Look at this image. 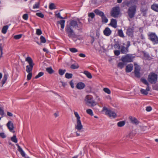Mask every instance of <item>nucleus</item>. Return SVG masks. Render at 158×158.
Here are the masks:
<instances>
[{
  "mask_svg": "<svg viewBox=\"0 0 158 158\" xmlns=\"http://www.w3.org/2000/svg\"><path fill=\"white\" fill-rule=\"evenodd\" d=\"M149 39L154 44H158V37L155 33L151 32L148 35Z\"/></svg>",
  "mask_w": 158,
  "mask_h": 158,
  "instance_id": "obj_8",
  "label": "nucleus"
},
{
  "mask_svg": "<svg viewBox=\"0 0 158 158\" xmlns=\"http://www.w3.org/2000/svg\"><path fill=\"white\" fill-rule=\"evenodd\" d=\"M143 56L144 57L147 59H149L150 58V56L147 53H144Z\"/></svg>",
  "mask_w": 158,
  "mask_h": 158,
  "instance_id": "obj_51",
  "label": "nucleus"
},
{
  "mask_svg": "<svg viewBox=\"0 0 158 158\" xmlns=\"http://www.w3.org/2000/svg\"><path fill=\"white\" fill-rule=\"evenodd\" d=\"M88 16L92 19H93L95 15L93 13H90L89 14Z\"/></svg>",
  "mask_w": 158,
  "mask_h": 158,
  "instance_id": "obj_54",
  "label": "nucleus"
},
{
  "mask_svg": "<svg viewBox=\"0 0 158 158\" xmlns=\"http://www.w3.org/2000/svg\"><path fill=\"white\" fill-rule=\"evenodd\" d=\"M148 10V8L147 6H141L140 9V11L141 12L143 16H147V12Z\"/></svg>",
  "mask_w": 158,
  "mask_h": 158,
  "instance_id": "obj_15",
  "label": "nucleus"
},
{
  "mask_svg": "<svg viewBox=\"0 0 158 158\" xmlns=\"http://www.w3.org/2000/svg\"><path fill=\"white\" fill-rule=\"evenodd\" d=\"M56 16L58 18H60V19H64V18L62 17L61 16L60 13H59L58 14H56Z\"/></svg>",
  "mask_w": 158,
  "mask_h": 158,
  "instance_id": "obj_58",
  "label": "nucleus"
},
{
  "mask_svg": "<svg viewBox=\"0 0 158 158\" xmlns=\"http://www.w3.org/2000/svg\"><path fill=\"white\" fill-rule=\"evenodd\" d=\"M66 70L65 69H60L58 70V73L60 76H62L65 73Z\"/></svg>",
  "mask_w": 158,
  "mask_h": 158,
  "instance_id": "obj_32",
  "label": "nucleus"
},
{
  "mask_svg": "<svg viewBox=\"0 0 158 158\" xmlns=\"http://www.w3.org/2000/svg\"><path fill=\"white\" fill-rule=\"evenodd\" d=\"M23 18L25 20H27L28 18V15L27 14H24L22 16Z\"/></svg>",
  "mask_w": 158,
  "mask_h": 158,
  "instance_id": "obj_50",
  "label": "nucleus"
},
{
  "mask_svg": "<svg viewBox=\"0 0 158 158\" xmlns=\"http://www.w3.org/2000/svg\"><path fill=\"white\" fill-rule=\"evenodd\" d=\"M134 31V27H130L127 29L126 34L128 36L132 37L133 36Z\"/></svg>",
  "mask_w": 158,
  "mask_h": 158,
  "instance_id": "obj_14",
  "label": "nucleus"
},
{
  "mask_svg": "<svg viewBox=\"0 0 158 158\" xmlns=\"http://www.w3.org/2000/svg\"><path fill=\"white\" fill-rule=\"evenodd\" d=\"M3 48L2 47V44H0V51L1 52V55L0 56V58L2 57V55L3 54Z\"/></svg>",
  "mask_w": 158,
  "mask_h": 158,
  "instance_id": "obj_53",
  "label": "nucleus"
},
{
  "mask_svg": "<svg viewBox=\"0 0 158 158\" xmlns=\"http://www.w3.org/2000/svg\"><path fill=\"white\" fill-rule=\"evenodd\" d=\"M121 52L123 54H126L128 52V48L123 46L121 47Z\"/></svg>",
  "mask_w": 158,
  "mask_h": 158,
  "instance_id": "obj_23",
  "label": "nucleus"
},
{
  "mask_svg": "<svg viewBox=\"0 0 158 158\" xmlns=\"http://www.w3.org/2000/svg\"><path fill=\"white\" fill-rule=\"evenodd\" d=\"M44 73L43 72H40L39 73L38 75H37L35 77V78L37 79L44 75Z\"/></svg>",
  "mask_w": 158,
  "mask_h": 158,
  "instance_id": "obj_44",
  "label": "nucleus"
},
{
  "mask_svg": "<svg viewBox=\"0 0 158 158\" xmlns=\"http://www.w3.org/2000/svg\"><path fill=\"white\" fill-rule=\"evenodd\" d=\"M69 84L72 88H74V84L72 81H70Z\"/></svg>",
  "mask_w": 158,
  "mask_h": 158,
  "instance_id": "obj_59",
  "label": "nucleus"
},
{
  "mask_svg": "<svg viewBox=\"0 0 158 158\" xmlns=\"http://www.w3.org/2000/svg\"><path fill=\"white\" fill-rule=\"evenodd\" d=\"M40 2L36 3L33 6V8L34 9L36 8H39L40 7Z\"/></svg>",
  "mask_w": 158,
  "mask_h": 158,
  "instance_id": "obj_37",
  "label": "nucleus"
},
{
  "mask_svg": "<svg viewBox=\"0 0 158 158\" xmlns=\"http://www.w3.org/2000/svg\"><path fill=\"white\" fill-rule=\"evenodd\" d=\"M86 112L87 114H89L91 116L93 115V113L92 111V110L90 109H88L86 110Z\"/></svg>",
  "mask_w": 158,
  "mask_h": 158,
  "instance_id": "obj_40",
  "label": "nucleus"
},
{
  "mask_svg": "<svg viewBox=\"0 0 158 158\" xmlns=\"http://www.w3.org/2000/svg\"><path fill=\"white\" fill-rule=\"evenodd\" d=\"M129 119L130 120L131 122L133 124L138 125L139 123V122L134 117L131 116H130Z\"/></svg>",
  "mask_w": 158,
  "mask_h": 158,
  "instance_id": "obj_16",
  "label": "nucleus"
},
{
  "mask_svg": "<svg viewBox=\"0 0 158 158\" xmlns=\"http://www.w3.org/2000/svg\"><path fill=\"white\" fill-rule=\"evenodd\" d=\"M65 23V20H61L57 22L60 25L61 28L62 29H63L64 27Z\"/></svg>",
  "mask_w": 158,
  "mask_h": 158,
  "instance_id": "obj_24",
  "label": "nucleus"
},
{
  "mask_svg": "<svg viewBox=\"0 0 158 158\" xmlns=\"http://www.w3.org/2000/svg\"><path fill=\"white\" fill-rule=\"evenodd\" d=\"M146 110L147 111L149 112L152 110V108L150 106H148L146 107Z\"/></svg>",
  "mask_w": 158,
  "mask_h": 158,
  "instance_id": "obj_55",
  "label": "nucleus"
},
{
  "mask_svg": "<svg viewBox=\"0 0 158 158\" xmlns=\"http://www.w3.org/2000/svg\"><path fill=\"white\" fill-rule=\"evenodd\" d=\"M79 65L77 63H76L72 64L70 66V68L73 69H77L79 68Z\"/></svg>",
  "mask_w": 158,
  "mask_h": 158,
  "instance_id": "obj_30",
  "label": "nucleus"
},
{
  "mask_svg": "<svg viewBox=\"0 0 158 158\" xmlns=\"http://www.w3.org/2000/svg\"><path fill=\"white\" fill-rule=\"evenodd\" d=\"M134 134L132 132H130L126 136V139L127 140L132 139L134 136Z\"/></svg>",
  "mask_w": 158,
  "mask_h": 158,
  "instance_id": "obj_28",
  "label": "nucleus"
},
{
  "mask_svg": "<svg viewBox=\"0 0 158 158\" xmlns=\"http://www.w3.org/2000/svg\"><path fill=\"white\" fill-rule=\"evenodd\" d=\"M85 101L88 106H94L97 104L96 102L93 100L92 96L89 95H87L85 97Z\"/></svg>",
  "mask_w": 158,
  "mask_h": 158,
  "instance_id": "obj_5",
  "label": "nucleus"
},
{
  "mask_svg": "<svg viewBox=\"0 0 158 158\" xmlns=\"http://www.w3.org/2000/svg\"><path fill=\"white\" fill-rule=\"evenodd\" d=\"M85 84L84 83L80 82L77 84L76 87L78 89H82L85 88Z\"/></svg>",
  "mask_w": 158,
  "mask_h": 158,
  "instance_id": "obj_20",
  "label": "nucleus"
},
{
  "mask_svg": "<svg viewBox=\"0 0 158 158\" xmlns=\"http://www.w3.org/2000/svg\"><path fill=\"white\" fill-rule=\"evenodd\" d=\"M79 56L81 57H85V55L83 53H80L79 54Z\"/></svg>",
  "mask_w": 158,
  "mask_h": 158,
  "instance_id": "obj_63",
  "label": "nucleus"
},
{
  "mask_svg": "<svg viewBox=\"0 0 158 158\" xmlns=\"http://www.w3.org/2000/svg\"><path fill=\"white\" fill-rule=\"evenodd\" d=\"M11 140L15 143H17L18 142V140L15 135H13V136L11 138Z\"/></svg>",
  "mask_w": 158,
  "mask_h": 158,
  "instance_id": "obj_34",
  "label": "nucleus"
},
{
  "mask_svg": "<svg viewBox=\"0 0 158 158\" xmlns=\"http://www.w3.org/2000/svg\"><path fill=\"white\" fill-rule=\"evenodd\" d=\"M152 10L157 12H158V4H154L151 6Z\"/></svg>",
  "mask_w": 158,
  "mask_h": 158,
  "instance_id": "obj_25",
  "label": "nucleus"
},
{
  "mask_svg": "<svg viewBox=\"0 0 158 158\" xmlns=\"http://www.w3.org/2000/svg\"><path fill=\"white\" fill-rule=\"evenodd\" d=\"M0 136L2 138H5L6 137V135L3 132L0 133Z\"/></svg>",
  "mask_w": 158,
  "mask_h": 158,
  "instance_id": "obj_56",
  "label": "nucleus"
},
{
  "mask_svg": "<svg viewBox=\"0 0 158 158\" xmlns=\"http://www.w3.org/2000/svg\"><path fill=\"white\" fill-rule=\"evenodd\" d=\"M115 47H116V48H118V49H119L120 48V45L118 43L115 44L114 45Z\"/></svg>",
  "mask_w": 158,
  "mask_h": 158,
  "instance_id": "obj_64",
  "label": "nucleus"
},
{
  "mask_svg": "<svg viewBox=\"0 0 158 158\" xmlns=\"http://www.w3.org/2000/svg\"><path fill=\"white\" fill-rule=\"evenodd\" d=\"M122 61L123 62H132L133 60L132 57L128 55H126L125 56H122L121 58Z\"/></svg>",
  "mask_w": 158,
  "mask_h": 158,
  "instance_id": "obj_13",
  "label": "nucleus"
},
{
  "mask_svg": "<svg viewBox=\"0 0 158 158\" xmlns=\"http://www.w3.org/2000/svg\"><path fill=\"white\" fill-rule=\"evenodd\" d=\"M125 123V121H119L118 123L117 126L118 127H122L124 125Z\"/></svg>",
  "mask_w": 158,
  "mask_h": 158,
  "instance_id": "obj_33",
  "label": "nucleus"
},
{
  "mask_svg": "<svg viewBox=\"0 0 158 158\" xmlns=\"http://www.w3.org/2000/svg\"><path fill=\"white\" fill-rule=\"evenodd\" d=\"M73 77V74L72 73H66L65 74V77L67 79L71 78Z\"/></svg>",
  "mask_w": 158,
  "mask_h": 158,
  "instance_id": "obj_36",
  "label": "nucleus"
},
{
  "mask_svg": "<svg viewBox=\"0 0 158 158\" xmlns=\"http://www.w3.org/2000/svg\"><path fill=\"white\" fill-rule=\"evenodd\" d=\"M133 65L132 64H130L126 66V71L127 73L131 72L133 69Z\"/></svg>",
  "mask_w": 158,
  "mask_h": 158,
  "instance_id": "obj_19",
  "label": "nucleus"
},
{
  "mask_svg": "<svg viewBox=\"0 0 158 158\" xmlns=\"http://www.w3.org/2000/svg\"><path fill=\"white\" fill-rule=\"evenodd\" d=\"M46 70L49 74H50L53 73L54 72V71L51 67L46 68Z\"/></svg>",
  "mask_w": 158,
  "mask_h": 158,
  "instance_id": "obj_31",
  "label": "nucleus"
},
{
  "mask_svg": "<svg viewBox=\"0 0 158 158\" xmlns=\"http://www.w3.org/2000/svg\"><path fill=\"white\" fill-rule=\"evenodd\" d=\"M4 112L3 110L0 107V115H2V117H3Z\"/></svg>",
  "mask_w": 158,
  "mask_h": 158,
  "instance_id": "obj_52",
  "label": "nucleus"
},
{
  "mask_svg": "<svg viewBox=\"0 0 158 158\" xmlns=\"http://www.w3.org/2000/svg\"><path fill=\"white\" fill-rule=\"evenodd\" d=\"M22 34H19L18 35H15L14 37V38L16 40H18L20 39L22 37Z\"/></svg>",
  "mask_w": 158,
  "mask_h": 158,
  "instance_id": "obj_48",
  "label": "nucleus"
},
{
  "mask_svg": "<svg viewBox=\"0 0 158 158\" xmlns=\"http://www.w3.org/2000/svg\"><path fill=\"white\" fill-rule=\"evenodd\" d=\"M74 114L77 118V125L75 126V128L77 130L76 132L77 136H80V134L78 132L82 131L81 130L83 129L82 125L80 120V117L78 113L77 112H74Z\"/></svg>",
  "mask_w": 158,
  "mask_h": 158,
  "instance_id": "obj_2",
  "label": "nucleus"
},
{
  "mask_svg": "<svg viewBox=\"0 0 158 158\" xmlns=\"http://www.w3.org/2000/svg\"><path fill=\"white\" fill-rule=\"evenodd\" d=\"M102 110L106 111V114L109 116L110 117H112L114 118H115L117 116V114L114 111L108 109L105 106H104Z\"/></svg>",
  "mask_w": 158,
  "mask_h": 158,
  "instance_id": "obj_9",
  "label": "nucleus"
},
{
  "mask_svg": "<svg viewBox=\"0 0 158 158\" xmlns=\"http://www.w3.org/2000/svg\"><path fill=\"white\" fill-rule=\"evenodd\" d=\"M32 76V73H29L27 76V80H29L31 79Z\"/></svg>",
  "mask_w": 158,
  "mask_h": 158,
  "instance_id": "obj_46",
  "label": "nucleus"
},
{
  "mask_svg": "<svg viewBox=\"0 0 158 158\" xmlns=\"http://www.w3.org/2000/svg\"><path fill=\"white\" fill-rule=\"evenodd\" d=\"M120 13V8L118 6H116L113 8L111 11V15L113 17L116 18L118 16Z\"/></svg>",
  "mask_w": 158,
  "mask_h": 158,
  "instance_id": "obj_10",
  "label": "nucleus"
},
{
  "mask_svg": "<svg viewBox=\"0 0 158 158\" xmlns=\"http://www.w3.org/2000/svg\"><path fill=\"white\" fill-rule=\"evenodd\" d=\"M8 74H6V73H5L4 75V76H3V78L4 79H6V80H7V78H8Z\"/></svg>",
  "mask_w": 158,
  "mask_h": 158,
  "instance_id": "obj_61",
  "label": "nucleus"
},
{
  "mask_svg": "<svg viewBox=\"0 0 158 158\" xmlns=\"http://www.w3.org/2000/svg\"><path fill=\"white\" fill-rule=\"evenodd\" d=\"M103 33L106 36H109L111 33V31L109 27H107L104 30Z\"/></svg>",
  "mask_w": 158,
  "mask_h": 158,
  "instance_id": "obj_18",
  "label": "nucleus"
},
{
  "mask_svg": "<svg viewBox=\"0 0 158 158\" xmlns=\"http://www.w3.org/2000/svg\"><path fill=\"white\" fill-rule=\"evenodd\" d=\"M158 79L157 75L154 73L151 72L148 76V80L151 84H155Z\"/></svg>",
  "mask_w": 158,
  "mask_h": 158,
  "instance_id": "obj_6",
  "label": "nucleus"
},
{
  "mask_svg": "<svg viewBox=\"0 0 158 158\" xmlns=\"http://www.w3.org/2000/svg\"><path fill=\"white\" fill-rule=\"evenodd\" d=\"M114 53L115 55L118 56L120 54V51L119 50L114 51Z\"/></svg>",
  "mask_w": 158,
  "mask_h": 158,
  "instance_id": "obj_57",
  "label": "nucleus"
},
{
  "mask_svg": "<svg viewBox=\"0 0 158 158\" xmlns=\"http://www.w3.org/2000/svg\"><path fill=\"white\" fill-rule=\"evenodd\" d=\"M82 27V23L80 21L79 19L77 21L73 20H71L69 24L66 25L65 27V31L69 38H75L76 35L73 30V28H79V27Z\"/></svg>",
  "mask_w": 158,
  "mask_h": 158,
  "instance_id": "obj_1",
  "label": "nucleus"
},
{
  "mask_svg": "<svg viewBox=\"0 0 158 158\" xmlns=\"http://www.w3.org/2000/svg\"><path fill=\"white\" fill-rule=\"evenodd\" d=\"M94 12L97 15L101 17L102 22V23H107L108 22V19L103 12L98 9H95L94 10Z\"/></svg>",
  "mask_w": 158,
  "mask_h": 158,
  "instance_id": "obj_7",
  "label": "nucleus"
},
{
  "mask_svg": "<svg viewBox=\"0 0 158 158\" xmlns=\"http://www.w3.org/2000/svg\"><path fill=\"white\" fill-rule=\"evenodd\" d=\"M69 50L71 52L73 53H75L78 52L77 49L74 48H69Z\"/></svg>",
  "mask_w": 158,
  "mask_h": 158,
  "instance_id": "obj_41",
  "label": "nucleus"
},
{
  "mask_svg": "<svg viewBox=\"0 0 158 158\" xmlns=\"http://www.w3.org/2000/svg\"><path fill=\"white\" fill-rule=\"evenodd\" d=\"M9 26L7 25H5L3 27L2 30V32L3 34H6V33L8 29Z\"/></svg>",
  "mask_w": 158,
  "mask_h": 158,
  "instance_id": "obj_29",
  "label": "nucleus"
},
{
  "mask_svg": "<svg viewBox=\"0 0 158 158\" xmlns=\"http://www.w3.org/2000/svg\"><path fill=\"white\" fill-rule=\"evenodd\" d=\"M40 40L41 42L42 43H44L46 42V40L45 38L42 35L41 36Z\"/></svg>",
  "mask_w": 158,
  "mask_h": 158,
  "instance_id": "obj_39",
  "label": "nucleus"
},
{
  "mask_svg": "<svg viewBox=\"0 0 158 158\" xmlns=\"http://www.w3.org/2000/svg\"><path fill=\"white\" fill-rule=\"evenodd\" d=\"M16 145L18 148V150L20 152L22 156L24 157L25 156V154L23 150L22 149L18 144H16Z\"/></svg>",
  "mask_w": 158,
  "mask_h": 158,
  "instance_id": "obj_22",
  "label": "nucleus"
},
{
  "mask_svg": "<svg viewBox=\"0 0 158 158\" xmlns=\"http://www.w3.org/2000/svg\"><path fill=\"white\" fill-rule=\"evenodd\" d=\"M118 35L120 37L122 38L124 37L123 31L122 29H118Z\"/></svg>",
  "mask_w": 158,
  "mask_h": 158,
  "instance_id": "obj_27",
  "label": "nucleus"
},
{
  "mask_svg": "<svg viewBox=\"0 0 158 158\" xmlns=\"http://www.w3.org/2000/svg\"><path fill=\"white\" fill-rule=\"evenodd\" d=\"M36 15L42 18H44V15L41 12L36 13Z\"/></svg>",
  "mask_w": 158,
  "mask_h": 158,
  "instance_id": "obj_49",
  "label": "nucleus"
},
{
  "mask_svg": "<svg viewBox=\"0 0 158 158\" xmlns=\"http://www.w3.org/2000/svg\"><path fill=\"white\" fill-rule=\"evenodd\" d=\"M137 6L136 5H134L128 9L127 13L129 17L131 19L133 18L136 12Z\"/></svg>",
  "mask_w": 158,
  "mask_h": 158,
  "instance_id": "obj_4",
  "label": "nucleus"
},
{
  "mask_svg": "<svg viewBox=\"0 0 158 158\" xmlns=\"http://www.w3.org/2000/svg\"><path fill=\"white\" fill-rule=\"evenodd\" d=\"M103 90L104 92L108 94H110L111 93L110 90L108 88H105L103 89Z\"/></svg>",
  "mask_w": 158,
  "mask_h": 158,
  "instance_id": "obj_43",
  "label": "nucleus"
},
{
  "mask_svg": "<svg viewBox=\"0 0 158 158\" xmlns=\"http://www.w3.org/2000/svg\"><path fill=\"white\" fill-rule=\"evenodd\" d=\"M6 80L4 79L3 78L2 79V86L3 85L5 84V83L6 82Z\"/></svg>",
  "mask_w": 158,
  "mask_h": 158,
  "instance_id": "obj_60",
  "label": "nucleus"
},
{
  "mask_svg": "<svg viewBox=\"0 0 158 158\" xmlns=\"http://www.w3.org/2000/svg\"><path fill=\"white\" fill-rule=\"evenodd\" d=\"M42 34V31L40 29H37L36 30V34L40 35Z\"/></svg>",
  "mask_w": 158,
  "mask_h": 158,
  "instance_id": "obj_47",
  "label": "nucleus"
},
{
  "mask_svg": "<svg viewBox=\"0 0 158 158\" xmlns=\"http://www.w3.org/2000/svg\"><path fill=\"white\" fill-rule=\"evenodd\" d=\"M110 25L113 27L116 28L117 27V21L116 19H111L110 23L109 24Z\"/></svg>",
  "mask_w": 158,
  "mask_h": 158,
  "instance_id": "obj_17",
  "label": "nucleus"
},
{
  "mask_svg": "<svg viewBox=\"0 0 158 158\" xmlns=\"http://www.w3.org/2000/svg\"><path fill=\"white\" fill-rule=\"evenodd\" d=\"M140 92L142 94L144 95H147L148 93V92H147L146 90L143 89H141L140 90Z\"/></svg>",
  "mask_w": 158,
  "mask_h": 158,
  "instance_id": "obj_45",
  "label": "nucleus"
},
{
  "mask_svg": "<svg viewBox=\"0 0 158 158\" xmlns=\"http://www.w3.org/2000/svg\"><path fill=\"white\" fill-rule=\"evenodd\" d=\"M130 45V41H128L127 42V45H126V48H128L129 47Z\"/></svg>",
  "mask_w": 158,
  "mask_h": 158,
  "instance_id": "obj_62",
  "label": "nucleus"
},
{
  "mask_svg": "<svg viewBox=\"0 0 158 158\" xmlns=\"http://www.w3.org/2000/svg\"><path fill=\"white\" fill-rule=\"evenodd\" d=\"M137 2L138 1L137 0H130L129 1L126 0L123 2V4L124 5L129 7L130 5H131V6L134 5H136Z\"/></svg>",
  "mask_w": 158,
  "mask_h": 158,
  "instance_id": "obj_11",
  "label": "nucleus"
},
{
  "mask_svg": "<svg viewBox=\"0 0 158 158\" xmlns=\"http://www.w3.org/2000/svg\"><path fill=\"white\" fill-rule=\"evenodd\" d=\"M6 126L10 131H11L14 129V125L11 121H9L6 124Z\"/></svg>",
  "mask_w": 158,
  "mask_h": 158,
  "instance_id": "obj_21",
  "label": "nucleus"
},
{
  "mask_svg": "<svg viewBox=\"0 0 158 158\" xmlns=\"http://www.w3.org/2000/svg\"><path fill=\"white\" fill-rule=\"evenodd\" d=\"M135 67L134 70V73L135 76L137 78H139L140 77V67L137 64H135Z\"/></svg>",
  "mask_w": 158,
  "mask_h": 158,
  "instance_id": "obj_12",
  "label": "nucleus"
},
{
  "mask_svg": "<svg viewBox=\"0 0 158 158\" xmlns=\"http://www.w3.org/2000/svg\"><path fill=\"white\" fill-rule=\"evenodd\" d=\"M83 73L86 75L87 77L89 79H91L92 77L91 74L88 71H84Z\"/></svg>",
  "mask_w": 158,
  "mask_h": 158,
  "instance_id": "obj_26",
  "label": "nucleus"
},
{
  "mask_svg": "<svg viewBox=\"0 0 158 158\" xmlns=\"http://www.w3.org/2000/svg\"><path fill=\"white\" fill-rule=\"evenodd\" d=\"M49 8L51 10L55 9L56 7L54 4L53 3H51L49 5Z\"/></svg>",
  "mask_w": 158,
  "mask_h": 158,
  "instance_id": "obj_38",
  "label": "nucleus"
},
{
  "mask_svg": "<svg viewBox=\"0 0 158 158\" xmlns=\"http://www.w3.org/2000/svg\"><path fill=\"white\" fill-rule=\"evenodd\" d=\"M25 60L29 64V65H27L26 66L27 72L28 73H32V71L35 64L33 62L32 59L30 57H27L26 58Z\"/></svg>",
  "mask_w": 158,
  "mask_h": 158,
  "instance_id": "obj_3",
  "label": "nucleus"
},
{
  "mask_svg": "<svg viewBox=\"0 0 158 158\" xmlns=\"http://www.w3.org/2000/svg\"><path fill=\"white\" fill-rule=\"evenodd\" d=\"M141 81L145 85L149 86V83L145 79L142 78L141 79Z\"/></svg>",
  "mask_w": 158,
  "mask_h": 158,
  "instance_id": "obj_35",
  "label": "nucleus"
},
{
  "mask_svg": "<svg viewBox=\"0 0 158 158\" xmlns=\"http://www.w3.org/2000/svg\"><path fill=\"white\" fill-rule=\"evenodd\" d=\"M124 66V64L122 62H119L118 64V67L122 69Z\"/></svg>",
  "mask_w": 158,
  "mask_h": 158,
  "instance_id": "obj_42",
  "label": "nucleus"
}]
</instances>
